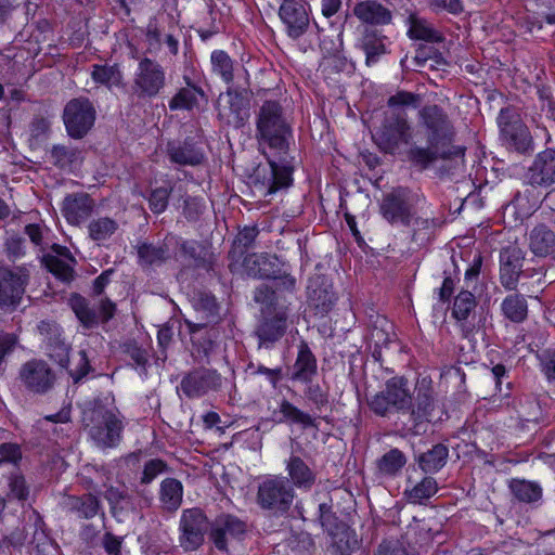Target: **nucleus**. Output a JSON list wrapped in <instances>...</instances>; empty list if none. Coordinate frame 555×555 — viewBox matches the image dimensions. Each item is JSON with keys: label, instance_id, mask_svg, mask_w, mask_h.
<instances>
[{"label": "nucleus", "instance_id": "c9c22d12", "mask_svg": "<svg viewBox=\"0 0 555 555\" xmlns=\"http://www.w3.org/2000/svg\"><path fill=\"white\" fill-rule=\"evenodd\" d=\"M353 14L360 21L372 25H385L391 22V12L374 0L357 3L353 8Z\"/></svg>", "mask_w": 555, "mask_h": 555}, {"label": "nucleus", "instance_id": "7ed1b4c3", "mask_svg": "<svg viewBox=\"0 0 555 555\" xmlns=\"http://www.w3.org/2000/svg\"><path fill=\"white\" fill-rule=\"evenodd\" d=\"M421 101L420 94L405 90H399L388 98L387 109L373 134L375 143L383 152L395 155L405 147L408 153L413 145H418L415 140L416 129L409 120L405 108H417Z\"/></svg>", "mask_w": 555, "mask_h": 555}, {"label": "nucleus", "instance_id": "20e7f679", "mask_svg": "<svg viewBox=\"0 0 555 555\" xmlns=\"http://www.w3.org/2000/svg\"><path fill=\"white\" fill-rule=\"evenodd\" d=\"M87 417L89 436L99 448H116L120 443L125 425L116 406L106 405L102 399H96Z\"/></svg>", "mask_w": 555, "mask_h": 555}, {"label": "nucleus", "instance_id": "9b49d317", "mask_svg": "<svg viewBox=\"0 0 555 555\" xmlns=\"http://www.w3.org/2000/svg\"><path fill=\"white\" fill-rule=\"evenodd\" d=\"M210 530V522L203 509L198 507L184 509L179 521L180 546L185 552L198 550L205 541V534Z\"/></svg>", "mask_w": 555, "mask_h": 555}, {"label": "nucleus", "instance_id": "4468645a", "mask_svg": "<svg viewBox=\"0 0 555 555\" xmlns=\"http://www.w3.org/2000/svg\"><path fill=\"white\" fill-rule=\"evenodd\" d=\"M436 410V399L430 385L423 380L415 387V396L411 395V404L405 412H409V420L415 435L424 434L427 425L431 423Z\"/></svg>", "mask_w": 555, "mask_h": 555}, {"label": "nucleus", "instance_id": "f8f14e48", "mask_svg": "<svg viewBox=\"0 0 555 555\" xmlns=\"http://www.w3.org/2000/svg\"><path fill=\"white\" fill-rule=\"evenodd\" d=\"M96 111L87 98L70 100L64 107L63 120L68 135L82 139L93 127Z\"/></svg>", "mask_w": 555, "mask_h": 555}, {"label": "nucleus", "instance_id": "69168bd1", "mask_svg": "<svg viewBox=\"0 0 555 555\" xmlns=\"http://www.w3.org/2000/svg\"><path fill=\"white\" fill-rule=\"evenodd\" d=\"M230 109H231V113L233 114L232 122H233L234 127L235 128L243 127L249 117L248 104L244 103L243 99L236 94L235 99H233L231 101Z\"/></svg>", "mask_w": 555, "mask_h": 555}, {"label": "nucleus", "instance_id": "5fc2aeb1", "mask_svg": "<svg viewBox=\"0 0 555 555\" xmlns=\"http://www.w3.org/2000/svg\"><path fill=\"white\" fill-rule=\"evenodd\" d=\"M167 31L157 21L152 20L145 27L144 40L146 43V53L156 54L159 52L162 43H164L165 34Z\"/></svg>", "mask_w": 555, "mask_h": 555}, {"label": "nucleus", "instance_id": "a878e982", "mask_svg": "<svg viewBox=\"0 0 555 555\" xmlns=\"http://www.w3.org/2000/svg\"><path fill=\"white\" fill-rule=\"evenodd\" d=\"M166 152L170 162L180 166H197L205 158L202 147L191 137L168 142Z\"/></svg>", "mask_w": 555, "mask_h": 555}, {"label": "nucleus", "instance_id": "f704fd0d", "mask_svg": "<svg viewBox=\"0 0 555 555\" xmlns=\"http://www.w3.org/2000/svg\"><path fill=\"white\" fill-rule=\"evenodd\" d=\"M248 274L257 279L272 280L283 269V264L275 255H254L246 260Z\"/></svg>", "mask_w": 555, "mask_h": 555}, {"label": "nucleus", "instance_id": "4d7b16f0", "mask_svg": "<svg viewBox=\"0 0 555 555\" xmlns=\"http://www.w3.org/2000/svg\"><path fill=\"white\" fill-rule=\"evenodd\" d=\"M170 470L166 461L162 459H151L143 465V469L140 476L141 485H150L158 476L166 474Z\"/></svg>", "mask_w": 555, "mask_h": 555}, {"label": "nucleus", "instance_id": "0e129e2a", "mask_svg": "<svg viewBox=\"0 0 555 555\" xmlns=\"http://www.w3.org/2000/svg\"><path fill=\"white\" fill-rule=\"evenodd\" d=\"M4 251L10 261H16L25 256V240L17 235L8 237L4 242Z\"/></svg>", "mask_w": 555, "mask_h": 555}, {"label": "nucleus", "instance_id": "0eeeda50", "mask_svg": "<svg viewBox=\"0 0 555 555\" xmlns=\"http://www.w3.org/2000/svg\"><path fill=\"white\" fill-rule=\"evenodd\" d=\"M166 70L154 59L143 56L139 60L132 80V93L139 100L157 98L166 87Z\"/></svg>", "mask_w": 555, "mask_h": 555}, {"label": "nucleus", "instance_id": "8fccbe9b", "mask_svg": "<svg viewBox=\"0 0 555 555\" xmlns=\"http://www.w3.org/2000/svg\"><path fill=\"white\" fill-rule=\"evenodd\" d=\"M183 494L182 483L175 478H166L160 483V501L167 509L176 511L181 505Z\"/></svg>", "mask_w": 555, "mask_h": 555}, {"label": "nucleus", "instance_id": "5701e85b", "mask_svg": "<svg viewBox=\"0 0 555 555\" xmlns=\"http://www.w3.org/2000/svg\"><path fill=\"white\" fill-rule=\"evenodd\" d=\"M62 509L78 519H92L98 515H104L103 505L100 499L92 493L82 495L66 494L61 501Z\"/></svg>", "mask_w": 555, "mask_h": 555}, {"label": "nucleus", "instance_id": "f3484780", "mask_svg": "<svg viewBox=\"0 0 555 555\" xmlns=\"http://www.w3.org/2000/svg\"><path fill=\"white\" fill-rule=\"evenodd\" d=\"M305 0H283L279 16L288 37L294 40L304 36L310 26V16Z\"/></svg>", "mask_w": 555, "mask_h": 555}, {"label": "nucleus", "instance_id": "49530a36", "mask_svg": "<svg viewBox=\"0 0 555 555\" xmlns=\"http://www.w3.org/2000/svg\"><path fill=\"white\" fill-rule=\"evenodd\" d=\"M212 73L231 86L234 80V61L223 50H215L210 55Z\"/></svg>", "mask_w": 555, "mask_h": 555}, {"label": "nucleus", "instance_id": "6ab92c4d", "mask_svg": "<svg viewBox=\"0 0 555 555\" xmlns=\"http://www.w3.org/2000/svg\"><path fill=\"white\" fill-rule=\"evenodd\" d=\"M38 330L43 337L46 353L62 367H67L70 346L65 341L61 326L55 322L41 321Z\"/></svg>", "mask_w": 555, "mask_h": 555}, {"label": "nucleus", "instance_id": "79ce46f5", "mask_svg": "<svg viewBox=\"0 0 555 555\" xmlns=\"http://www.w3.org/2000/svg\"><path fill=\"white\" fill-rule=\"evenodd\" d=\"M509 489L519 502L534 504L542 499V488L538 482L513 479Z\"/></svg>", "mask_w": 555, "mask_h": 555}, {"label": "nucleus", "instance_id": "603ef678", "mask_svg": "<svg viewBox=\"0 0 555 555\" xmlns=\"http://www.w3.org/2000/svg\"><path fill=\"white\" fill-rule=\"evenodd\" d=\"M411 25L408 36L414 40H424L428 42H440L442 36L426 20L411 16Z\"/></svg>", "mask_w": 555, "mask_h": 555}, {"label": "nucleus", "instance_id": "cd10ccee", "mask_svg": "<svg viewBox=\"0 0 555 555\" xmlns=\"http://www.w3.org/2000/svg\"><path fill=\"white\" fill-rule=\"evenodd\" d=\"M94 209V201L87 193L68 194L62 206V212L70 224H80L86 221Z\"/></svg>", "mask_w": 555, "mask_h": 555}, {"label": "nucleus", "instance_id": "c85d7f7f", "mask_svg": "<svg viewBox=\"0 0 555 555\" xmlns=\"http://www.w3.org/2000/svg\"><path fill=\"white\" fill-rule=\"evenodd\" d=\"M175 236H167L160 244L149 242L140 243L137 247L138 260L141 267L162 266L170 257V247L173 246Z\"/></svg>", "mask_w": 555, "mask_h": 555}, {"label": "nucleus", "instance_id": "3c124183", "mask_svg": "<svg viewBox=\"0 0 555 555\" xmlns=\"http://www.w3.org/2000/svg\"><path fill=\"white\" fill-rule=\"evenodd\" d=\"M116 220L109 217L92 219L88 224L89 237L94 242H103L111 238L118 230Z\"/></svg>", "mask_w": 555, "mask_h": 555}, {"label": "nucleus", "instance_id": "9d476101", "mask_svg": "<svg viewBox=\"0 0 555 555\" xmlns=\"http://www.w3.org/2000/svg\"><path fill=\"white\" fill-rule=\"evenodd\" d=\"M30 271L26 264L0 266V309H15L29 283Z\"/></svg>", "mask_w": 555, "mask_h": 555}, {"label": "nucleus", "instance_id": "e433bc0d", "mask_svg": "<svg viewBox=\"0 0 555 555\" xmlns=\"http://www.w3.org/2000/svg\"><path fill=\"white\" fill-rule=\"evenodd\" d=\"M476 307V297L469 291H461L454 298L451 314L460 323L465 337L472 332V328L467 325V320Z\"/></svg>", "mask_w": 555, "mask_h": 555}, {"label": "nucleus", "instance_id": "6e6d98bb", "mask_svg": "<svg viewBox=\"0 0 555 555\" xmlns=\"http://www.w3.org/2000/svg\"><path fill=\"white\" fill-rule=\"evenodd\" d=\"M343 31L339 30L335 36H323L320 40V49L324 56L333 60L339 65H345V60L340 57L343 50Z\"/></svg>", "mask_w": 555, "mask_h": 555}, {"label": "nucleus", "instance_id": "680f3d73", "mask_svg": "<svg viewBox=\"0 0 555 555\" xmlns=\"http://www.w3.org/2000/svg\"><path fill=\"white\" fill-rule=\"evenodd\" d=\"M332 503L322 502L318 507V519L321 526L328 533H332L333 530L338 529V518L335 513L332 511Z\"/></svg>", "mask_w": 555, "mask_h": 555}, {"label": "nucleus", "instance_id": "423d86ee", "mask_svg": "<svg viewBox=\"0 0 555 555\" xmlns=\"http://www.w3.org/2000/svg\"><path fill=\"white\" fill-rule=\"evenodd\" d=\"M411 395L409 379L393 376L386 380L384 388L367 404L377 416L387 417L395 412H405L411 404Z\"/></svg>", "mask_w": 555, "mask_h": 555}, {"label": "nucleus", "instance_id": "1a4fd4ad", "mask_svg": "<svg viewBox=\"0 0 555 555\" xmlns=\"http://www.w3.org/2000/svg\"><path fill=\"white\" fill-rule=\"evenodd\" d=\"M416 195L408 188L398 186L385 194L379 210L384 219L391 224L409 227L414 216Z\"/></svg>", "mask_w": 555, "mask_h": 555}, {"label": "nucleus", "instance_id": "2eb2a0df", "mask_svg": "<svg viewBox=\"0 0 555 555\" xmlns=\"http://www.w3.org/2000/svg\"><path fill=\"white\" fill-rule=\"evenodd\" d=\"M173 246L177 248L175 258L186 267L210 272L216 263V256L211 249L203 243L194 240L176 237Z\"/></svg>", "mask_w": 555, "mask_h": 555}, {"label": "nucleus", "instance_id": "6e6552de", "mask_svg": "<svg viewBox=\"0 0 555 555\" xmlns=\"http://www.w3.org/2000/svg\"><path fill=\"white\" fill-rule=\"evenodd\" d=\"M295 499V490L284 477L272 476L263 480L257 492V503L274 515L288 512Z\"/></svg>", "mask_w": 555, "mask_h": 555}, {"label": "nucleus", "instance_id": "dca6fc26", "mask_svg": "<svg viewBox=\"0 0 555 555\" xmlns=\"http://www.w3.org/2000/svg\"><path fill=\"white\" fill-rule=\"evenodd\" d=\"M246 530V524L237 516L222 513L210 522L208 537L218 551L228 553L229 541L242 539Z\"/></svg>", "mask_w": 555, "mask_h": 555}, {"label": "nucleus", "instance_id": "72a5a7b5", "mask_svg": "<svg viewBox=\"0 0 555 555\" xmlns=\"http://www.w3.org/2000/svg\"><path fill=\"white\" fill-rule=\"evenodd\" d=\"M520 429H530L545 423V416L538 399L529 396L520 398L517 409Z\"/></svg>", "mask_w": 555, "mask_h": 555}, {"label": "nucleus", "instance_id": "4c0bfd02", "mask_svg": "<svg viewBox=\"0 0 555 555\" xmlns=\"http://www.w3.org/2000/svg\"><path fill=\"white\" fill-rule=\"evenodd\" d=\"M406 462V455L401 450L392 448L376 460V473L380 477L396 478Z\"/></svg>", "mask_w": 555, "mask_h": 555}, {"label": "nucleus", "instance_id": "338daca9", "mask_svg": "<svg viewBox=\"0 0 555 555\" xmlns=\"http://www.w3.org/2000/svg\"><path fill=\"white\" fill-rule=\"evenodd\" d=\"M104 499L108 502L112 514L116 516L117 511L122 508L121 503L128 500L129 495L125 489L109 486L104 492Z\"/></svg>", "mask_w": 555, "mask_h": 555}, {"label": "nucleus", "instance_id": "774afa93", "mask_svg": "<svg viewBox=\"0 0 555 555\" xmlns=\"http://www.w3.org/2000/svg\"><path fill=\"white\" fill-rule=\"evenodd\" d=\"M68 374L73 378L74 383H79L83 377H86L91 371V365L89 363V359L86 350H80L78 352V361L74 369L66 367Z\"/></svg>", "mask_w": 555, "mask_h": 555}, {"label": "nucleus", "instance_id": "4be33fe9", "mask_svg": "<svg viewBox=\"0 0 555 555\" xmlns=\"http://www.w3.org/2000/svg\"><path fill=\"white\" fill-rule=\"evenodd\" d=\"M526 178L534 188H550L555 184V149L539 152L528 167Z\"/></svg>", "mask_w": 555, "mask_h": 555}, {"label": "nucleus", "instance_id": "473e14b6", "mask_svg": "<svg viewBox=\"0 0 555 555\" xmlns=\"http://www.w3.org/2000/svg\"><path fill=\"white\" fill-rule=\"evenodd\" d=\"M449 459V449L443 443L434 444L430 449L420 453L415 456L420 469L427 474L433 475L441 470Z\"/></svg>", "mask_w": 555, "mask_h": 555}, {"label": "nucleus", "instance_id": "aec40b11", "mask_svg": "<svg viewBox=\"0 0 555 555\" xmlns=\"http://www.w3.org/2000/svg\"><path fill=\"white\" fill-rule=\"evenodd\" d=\"M525 251L517 245H508L500 251V283L506 291H515L522 274Z\"/></svg>", "mask_w": 555, "mask_h": 555}, {"label": "nucleus", "instance_id": "bf43d9fd", "mask_svg": "<svg viewBox=\"0 0 555 555\" xmlns=\"http://www.w3.org/2000/svg\"><path fill=\"white\" fill-rule=\"evenodd\" d=\"M304 384L306 385L305 398L312 403L315 410L321 411L322 408L327 405L328 395L319 384L313 383V380Z\"/></svg>", "mask_w": 555, "mask_h": 555}, {"label": "nucleus", "instance_id": "bb28decb", "mask_svg": "<svg viewBox=\"0 0 555 555\" xmlns=\"http://www.w3.org/2000/svg\"><path fill=\"white\" fill-rule=\"evenodd\" d=\"M307 298L315 314L325 315L336 302V294L322 276L311 278L307 286Z\"/></svg>", "mask_w": 555, "mask_h": 555}, {"label": "nucleus", "instance_id": "58836bf2", "mask_svg": "<svg viewBox=\"0 0 555 555\" xmlns=\"http://www.w3.org/2000/svg\"><path fill=\"white\" fill-rule=\"evenodd\" d=\"M385 40L386 37L376 30L366 29L364 31L361 39V48L365 53V63L367 66L376 64L380 56L388 52Z\"/></svg>", "mask_w": 555, "mask_h": 555}, {"label": "nucleus", "instance_id": "052dcab7", "mask_svg": "<svg viewBox=\"0 0 555 555\" xmlns=\"http://www.w3.org/2000/svg\"><path fill=\"white\" fill-rule=\"evenodd\" d=\"M170 193L171 190L167 188L154 189L147 198L150 209L157 215L164 212L167 209Z\"/></svg>", "mask_w": 555, "mask_h": 555}, {"label": "nucleus", "instance_id": "09e8293b", "mask_svg": "<svg viewBox=\"0 0 555 555\" xmlns=\"http://www.w3.org/2000/svg\"><path fill=\"white\" fill-rule=\"evenodd\" d=\"M336 530L331 534L333 535V545L339 555H350L360 547V541L353 529L343 525L341 527L338 526Z\"/></svg>", "mask_w": 555, "mask_h": 555}, {"label": "nucleus", "instance_id": "7c9ffc66", "mask_svg": "<svg viewBox=\"0 0 555 555\" xmlns=\"http://www.w3.org/2000/svg\"><path fill=\"white\" fill-rule=\"evenodd\" d=\"M529 249L539 258L555 256V232L545 223H538L529 232Z\"/></svg>", "mask_w": 555, "mask_h": 555}, {"label": "nucleus", "instance_id": "13d9d810", "mask_svg": "<svg viewBox=\"0 0 555 555\" xmlns=\"http://www.w3.org/2000/svg\"><path fill=\"white\" fill-rule=\"evenodd\" d=\"M17 343V335L0 331V375L4 374L8 366V359L14 352Z\"/></svg>", "mask_w": 555, "mask_h": 555}, {"label": "nucleus", "instance_id": "f03ea898", "mask_svg": "<svg viewBox=\"0 0 555 555\" xmlns=\"http://www.w3.org/2000/svg\"><path fill=\"white\" fill-rule=\"evenodd\" d=\"M417 135L426 145H413L408 160L420 170L437 166L441 175H455L464 166L465 149L455 145L456 128L449 113L438 104H426L417 111Z\"/></svg>", "mask_w": 555, "mask_h": 555}, {"label": "nucleus", "instance_id": "de8ad7c7", "mask_svg": "<svg viewBox=\"0 0 555 555\" xmlns=\"http://www.w3.org/2000/svg\"><path fill=\"white\" fill-rule=\"evenodd\" d=\"M120 350L132 361V366L140 370L141 374L146 375L150 360V352L147 348L139 345L134 339H128L120 345Z\"/></svg>", "mask_w": 555, "mask_h": 555}, {"label": "nucleus", "instance_id": "e2e57ef3", "mask_svg": "<svg viewBox=\"0 0 555 555\" xmlns=\"http://www.w3.org/2000/svg\"><path fill=\"white\" fill-rule=\"evenodd\" d=\"M254 300L262 306L261 309L271 312V309L276 305V291L266 284H261L254 292Z\"/></svg>", "mask_w": 555, "mask_h": 555}, {"label": "nucleus", "instance_id": "a18cd8bd", "mask_svg": "<svg viewBox=\"0 0 555 555\" xmlns=\"http://www.w3.org/2000/svg\"><path fill=\"white\" fill-rule=\"evenodd\" d=\"M438 492L437 480L431 476H425L420 482L411 489H405L404 495L413 504H425Z\"/></svg>", "mask_w": 555, "mask_h": 555}, {"label": "nucleus", "instance_id": "f257e3e1", "mask_svg": "<svg viewBox=\"0 0 555 555\" xmlns=\"http://www.w3.org/2000/svg\"><path fill=\"white\" fill-rule=\"evenodd\" d=\"M256 132L259 144L270 152H263L268 162L255 168L250 183L255 191L267 197L293 183L294 168L288 160L293 131L278 101H264L259 107Z\"/></svg>", "mask_w": 555, "mask_h": 555}, {"label": "nucleus", "instance_id": "37998d69", "mask_svg": "<svg viewBox=\"0 0 555 555\" xmlns=\"http://www.w3.org/2000/svg\"><path fill=\"white\" fill-rule=\"evenodd\" d=\"M91 78L95 83L107 87H118L122 81V73L117 64H93Z\"/></svg>", "mask_w": 555, "mask_h": 555}, {"label": "nucleus", "instance_id": "c03bdc74", "mask_svg": "<svg viewBox=\"0 0 555 555\" xmlns=\"http://www.w3.org/2000/svg\"><path fill=\"white\" fill-rule=\"evenodd\" d=\"M69 306L85 327L92 328L99 324L100 317L98 311L91 308L87 299L81 295L73 294L69 298Z\"/></svg>", "mask_w": 555, "mask_h": 555}, {"label": "nucleus", "instance_id": "a19ab883", "mask_svg": "<svg viewBox=\"0 0 555 555\" xmlns=\"http://www.w3.org/2000/svg\"><path fill=\"white\" fill-rule=\"evenodd\" d=\"M205 98L203 88H179L169 100L168 106L170 111H192L198 106L199 100Z\"/></svg>", "mask_w": 555, "mask_h": 555}, {"label": "nucleus", "instance_id": "412c9836", "mask_svg": "<svg viewBox=\"0 0 555 555\" xmlns=\"http://www.w3.org/2000/svg\"><path fill=\"white\" fill-rule=\"evenodd\" d=\"M262 319L259 321L255 331L259 339V348H270L279 341L287 330V313L281 309L274 313L261 309Z\"/></svg>", "mask_w": 555, "mask_h": 555}, {"label": "nucleus", "instance_id": "ea45409f", "mask_svg": "<svg viewBox=\"0 0 555 555\" xmlns=\"http://www.w3.org/2000/svg\"><path fill=\"white\" fill-rule=\"evenodd\" d=\"M501 312L513 323H522L528 317V302L519 293L507 295L501 302Z\"/></svg>", "mask_w": 555, "mask_h": 555}, {"label": "nucleus", "instance_id": "ddd939ff", "mask_svg": "<svg viewBox=\"0 0 555 555\" xmlns=\"http://www.w3.org/2000/svg\"><path fill=\"white\" fill-rule=\"evenodd\" d=\"M18 378L27 391L42 396L53 390L56 373L44 360L31 359L21 365Z\"/></svg>", "mask_w": 555, "mask_h": 555}, {"label": "nucleus", "instance_id": "b1692460", "mask_svg": "<svg viewBox=\"0 0 555 555\" xmlns=\"http://www.w3.org/2000/svg\"><path fill=\"white\" fill-rule=\"evenodd\" d=\"M272 421L276 424L298 425L302 430H319L318 417L300 410L287 399H282L273 410Z\"/></svg>", "mask_w": 555, "mask_h": 555}, {"label": "nucleus", "instance_id": "864d4df0", "mask_svg": "<svg viewBox=\"0 0 555 555\" xmlns=\"http://www.w3.org/2000/svg\"><path fill=\"white\" fill-rule=\"evenodd\" d=\"M42 263L60 281L69 283L74 280V269L67 261L48 254L42 257Z\"/></svg>", "mask_w": 555, "mask_h": 555}, {"label": "nucleus", "instance_id": "c756f323", "mask_svg": "<svg viewBox=\"0 0 555 555\" xmlns=\"http://www.w3.org/2000/svg\"><path fill=\"white\" fill-rule=\"evenodd\" d=\"M318 374L317 358L306 341H300L298 353L293 365L291 379L300 383L313 380Z\"/></svg>", "mask_w": 555, "mask_h": 555}, {"label": "nucleus", "instance_id": "39448f33", "mask_svg": "<svg viewBox=\"0 0 555 555\" xmlns=\"http://www.w3.org/2000/svg\"><path fill=\"white\" fill-rule=\"evenodd\" d=\"M500 140L507 150L521 155H531L535 149L533 137L513 106L501 108L496 118Z\"/></svg>", "mask_w": 555, "mask_h": 555}, {"label": "nucleus", "instance_id": "a211bd4d", "mask_svg": "<svg viewBox=\"0 0 555 555\" xmlns=\"http://www.w3.org/2000/svg\"><path fill=\"white\" fill-rule=\"evenodd\" d=\"M221 385L222 377L216 370L198 367L183 376L179 389L188 398H198L219 390Z\"/></svg>", "mask_w": 555, "mask_h": 555}, {"label": "nucleus", "instance_id": "393cba45", "mask_svg": "<svg viewBox=\"0 0 555 555\" xmlns=\"http://www.w3.org/2000/svg\"><path fill=\"white\" fill-rule=\"evenodd\" d=\"M285 470L294 490L310 491L317 482L318 473L298 454L291 453L285 461Z\"/></svg>", "mask_w": 555, "mask_h": 555}, {"label": "nucleus", "instance_id": "2f4dec72", "mask_svg": "<svg viewBox=\"0 0 555 555\" xmlns=\"http://www.w3.org/2000/svg\"><path fill=\"white\" fill-rule=\"evenodd\" d=\"M49 159L60 170L73 171L82 162V151L72 144H54Z\"/></svg>", "mask_w": 555, "mask_h": 555}]
</instances>
